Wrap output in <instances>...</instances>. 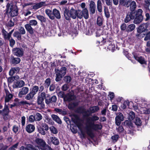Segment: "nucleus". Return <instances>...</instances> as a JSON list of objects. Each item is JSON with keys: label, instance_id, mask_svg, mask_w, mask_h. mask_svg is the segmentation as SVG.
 <instances>
[{"label": "nucleus", "instance_id": "f257e3e1", "mask_svg": "<svg viewBox=\"0 0 150 150\" xmlns=\"http://www.w3.org/2000/svg\"><path fill=\"white\" fill-rule=\"evenodd\" d=\"M99 118L97 116L94 115L91 117L87 118L86 120L85 129L87 134L91 137L94 136L93 130L100 129L102 127L100 124H95L94 121L98 120Z\"/></svg>", "mask_w": 150, "mask_h": 150}, {"label": "nucleus", "instance_id": "f03ea898", "mask_svg": "<svg viewBox=\"0 0 150 150\" xmlns=\"http://www.w3.org/2000/svg\"><path fill=\"white\" fill-rule=\"evenodd\" d=\"M6 13L10 14L13 17L17 16L18 14V10L17 6L11 3H8L6 6Z\"/></svg>", "mask_w": 150, "mask_h": 150}, {"label": "nucleus", "instance_id": "7ed1b4c3", "mask_svg": "<svg viewBox=\"0 0 150 150\" xmlns=\"http://www.w3.org/2000/svg\"><path fill=\"white\" fill-rule=\"evenodd\" d=\"M64 16L67 20H69L70 17L75 19L77 17L78 18V10L71 9L68 13H65Z\"/></svg>", "mask_w": 150, "mask_h": 150}, {"label": "nucleus", "instance_id": "20e7f679", "mask_svg": "<svg viewBox=\"0 0 150 150\" xmlns=\"http://www.w3.org/2000/svg\"><path fill=\"white\" fill-rule=\"evenodd\" d=\"M83 17L86 19L88 18L89 14L87 8L83 9L82 11L78 10V18L81 19Z\"/></svg>", "mask_w": 150, "mask_h": 150}, {"label": "nucleus", "instance_id": "39448f33", "mask_svg": "<svg viewBox=\"0 0 150 150\" xmlns=\"http://www.w3.org/2000/svg\"><path fill=\"white\" fill-rule=\"evenodd\" d=\"M116 116L115 118V123L117 126H119L121 123V121L124 120V117L123 115L120 112L117 113Z\"/></svg>", "mask_w": 150, "mask_h": 150}, {"label": "nucleus", "instance_id": "423d86ee", "mask_svg": "<svg viewBox=\"0 0 150 150\" xmlns=\"http://www.w3.org/2000/svg\"><path fill=\"white\" fill-rule=\"evenodd\" d=\"M99 109L98 106H95L89 108L87 111H85L84 114L86 116H89L91 113H93L98 111Z\"/></svg>", "mask_w": 150, "mask_h": 150}, {"label": "nucleus", "instance_id": "0eeeda50", "mask_svg": "<svg viewBox=\"0 0 150 150\" xmlns=\"http://www.w3.org/2000/svg\"><path fill=\"white\" fill-rule=\"evenodd\" d=\"M13 52L15 55L18 57H22L24 53V52L22 49L18 48L13 49Z\"/></svg>", "mask_w": 150, "mask_h": 150}, {"label": "nucleus", "instance_id": "6e6552de", "mask_svg": "<svg viewBox=\"0 0 150 150\" xmlns=\"http://www.w3.org/2000/svg\"><path fill=\"white\" fill-rule=\"evenodd\" d=\"M76 120L74 121V122L80 131L81 133L82 134H83V129L84 128L83 124L81 121L79 119L78 117H76Z\"/></svg>", "mask_w": 150, "mask_h": 150}, {"label": "nucleus", "instance_id": "1a4fd4ad", "mask_svg": "<svg viewBox=\"0 0 150 150\" xmlns=\"http://www.w3.org/2000/svg\"><path fill=\"white\" fill-rule=\"evenodd\" d=\"M146 103L144 102H142L141 104V108L140 109V110L142 113L145 114H149L150 112L149 109L147 107Z\"/></svg>", "mask_w": 150, "mask_h": 150}, {"label": "nucleus", "instance_id": "9d476101", "mask_svg": "<svg viewBox=\"0 0 150 150\" xmlns=\"http://www.w3.org/2000/svg\"><path fill=\"white\" fill-rule=\"evenodd\" d=\"M135 16V13L134 12H128L125 19V22L126 23L129 22L131 20L134 19Z\"/></svg>", "mask_w": 150, "mask_h": 150}, {"label": "nucleus", "instance_id": "9b49d317", "mask_svg": "<svg viewBox=\"0 0 150 150\" xmlns=\"http://www.w3.org/2000/svg\"><path fill=\"white\" fill-rule=\"evenodd\" d=\"M46 94L45 92H42L40 94L38 97L37 103L38 105H41L43 103L45 99H46Z\"/></svg>", "mask_w": 150, "mask_h": 150}, {"label": "nucleus", "instance_id": "f8f14e48", "mask_svg": "<svg viewBox=\"0 0 150 150\" xmlns=\"http://www.w3.org/2000/svg\"><path fill=\"white\" fill-rule=\"evenodd\" d=\"M5 91L6 93L5 100V103L8 104V102L11 100L13 98V95L9 92L8 89H5Z\"/></svg>", "mask_w": 150, "mask_h": 150}, {"label": "nucleus", "instance_id": "ddd939ff", "mask_svg": "<svg viewBox=\"0 0 150 150\" xmlns=\"http://www.w3.org/2000/svg\"><path fill=\"white\" fill-rule=\"evenodd\" d=\"M36 146L37 147H43L46 145L45 142L42 139L37 138L35 140Z\"/></svg>", "mask_w": 150, "mask_h": 150}, {"label": "nucleus", "instance_id": "4468645a", "mask_svg": "<svg viewBox=\"0 0 150 150\" xmlns=\"http://www.w3.org/2000/svg\"><path fill=\"white\" fill-rule=\"evenodd\" d=\"M8 105L9 103H5L4 109L2 110H0V114L3 116L7 115L8 114L9 112L8 106Z\"/></svg>", "mask_w": 150, "mask_h": 150}, {"label": "nucleus", "instance_id": "2eb2a0df", "mask_svg": "<svg viewBox=\"0 0 150 150\" xmlns=\"http://www.w3.org/2000/svg\"><path fill=\"white\" fill-rule=\"evenodd\" d=\"M147 26L145 24H142L140 25L137 30L138 33H140L143 32H147L148 30L147 29Z\"/></svg>", "mask_w": 150, "mask_h": 150}, {"label": "nucleus", "instance_id": "dca6fc26", "mask_svg": "<svg viewBox=\"0 0 150 150\" xmlns=\"http://www.w3.org/2000/svg\"><path fill=\"white\" fill-rule=\"evenodd\" d=\"M29 91V88L26 87L22 88L18 93V96L20 97H21L23 95H25L27 94Z\"/></svg>", "mask_w": 150, "mask_h": 150}, {"label": "nucleus", "instance_id": "f3484780", "mask_svg": "<svg viewBox=\"0 0 150 150\" xmlns=\"http://www.w3.org/2000/svg\"><path fill=\"white\" fill-rule=\"evenodd\" d=\"M96 7L95 3L92 1H91L89 3V9L91 13L93 14L95 13Z\"/></svg>", "mask_w": 150, "mask_h": 150}, {"label": "nucleus", "instance_id": "a211bd4d", "mask_svg": "<svg viewBox=\"0 0 150 150\" xmlns=\"http://www.w3.org/2000/svg\"><path fill=\"white\" fill-rule=\"evenodd\" d=\"M25 129L27 132L30 133L33 132L35 130V127L33 125L29 124L26 126Z\"/></svg>", "mask_w": 150, "mask_h": 150}, {"label": "nucleus", "instance_id": "6ab92c4d", "mask_svg": "<svg viewBox=\"0 0 150 150\" xmlns=\"http://www.w3.org/2000/svg\"><path fill=\"white\" fill-rule=\"evenodd\" d=\"M25 83L22 80L19 81L15 83L13 85V87L15 88H21L25 85Z\"/></svg>", "mask_w": 150, "mask_h": 150}, {"label": "nucleus", "instance_id": "aec40b11", "mask_svg": "<svg viewBox=\"0 0 150 150\" xmlns=\"http://www.w3.org/2000/svg\"><path fill=\"white\" fill-rule=\"evenodd\" d=\"M45 5V2L42 1L35 4L33 6V8L34 9L36 10Z\"/></svg>", "mask_w": 150, "mask_h": 150}, {"label": "nucleus", "instance_id": "412c9836", "mask_svg": "<svg viewBox=\"0 0 150 150\" xmlns=\"http://www.w3.org/2000/svg\"><path fill=\"white\" fill-rule=\"evenodd\" d=\"M55 71L56 76L55 81L57 82L61 80L63 76L60 74L59 69H55Z\"/></svg>", "mask_w": 150, "mask_h": 150}, {"label": "nucleus", "instance_id": "4be33fe9", "mask_svg": "<svg viewBox=\"0 0 150 150\" xmlns=\"http://www.w3.org/2000/svg\"><path fill=\"white\" fill-rule=\"evenodd\" d=\"M57 98L56 96L54 95H53L49 99H45V103L48 104L50 103H55L57 101Z\"/></svg>", "mask_w": 150, "mask_h": 150}, {"label": "nucleus", "instance_id": "5701e85b", "mask_svg": "<svg viewBox=\"0 0 150 150\" xmlns=\"http://www.w3.org/2000/svg\"><path fill=\"white\" fill-rule=\"evenodd\" d=\"M25 27L27 31L30 34H32L33 33L34 29L30 25H29V24H27L25 25Z\"/></svg>", "mask_w": 150, "mask_h": 150}, {"label": "nucleus", "instance_id": "b1692460", "mask_svg": "<svg viewBox=\"0 0 150 150\" xmlns=\"http://www.w3.org/2000/svg\"><path fill=\"white\" fill-rule=\"evenodd\" d=\"M75 96L71 94L68 93L64 97V99L65 100L70 101L74 99Z\"/></svg>", "mask_w": 150, "mask_h": 150}, {"label": "nucleus", "instance_id": "393cba45", "mask_svg": "<svg viewBox=\"0 0 150 150\" xmlns=\"http://www.w3.org/2000/svg\"><path fill=\"white\" fill-rule=\"evenodd\" d=\"M142 16H136L134 21V23L135 24H138L141 23L143 20Z\"/></svg>", "mask_w": 150, "mask_h": 150}, {"label": "nucleus", "instance_id": "a878e982", "mask_svg": "<svg viewBox=\"0 0 150 150\" xmlns=\"http://www.w3.org/2000/svg\"><path fill=\"white\" fill-rule=\"evenodd\" d=\"M134 58L137 61L141 64H146V62L144 60V58L142 57H138L137 56H134Z\"/></svg>", "mask_w": 150, "mask_h": 150}, {"label": "nucleus", "instance_id": "bb28decb", "mask_svg": "<svg viewBox=\"0 0 150 150\" xmlns=\"http://www.w3.org/2000/svg\"><path fill=\"white\" fill-rule=\"evenodd\" d=\"M135 25L134 24H131L128 25L127 28V31L128 32H131L135 29Z\"/></svg>", "mask_w": 150, "mask_h": 150}, {"label": "nucleus", "instance_id": "cd10ccee", "mask_svg": "<svg viewBox=\"0 0 150 150\" xmlns=\"http://www.w3.org/2000/svg\"><path fill=\"white\" fill-rule=\"evenodd\" d=\"M53 15L57 18L60 19L61 18V16L59 11L56 9H54L53 10Z\"/></svg>", "mask_w": 150, "mask_h": 150}, {"label": "nucleus", "instance_id": "c85d7f7f", "mask_svg": "<svg viewBox=\"0 0 150 150\" xmlns=\"http://www.w3.org/2000/svg\"><path fill=\"white\" fill-rule=\"evenodd\" d=\"M102 4L100 0H98L97 2V8L99 12L101 13L102 11Z\"/></svg>", "mask_w": 150, "mask_h": 150}, {"label": "nucleus", "instance_id": "c756f323", "mask_svg": "<svg viewBox=\"0 0 150 150\" xmlns=\"http://www.w3.org/2000/svg\"><path fill=\"white\" fill-rule=\"evenodd\" d=\"M51 117L52 119L56 122L59 124H61L62 121L57 116L55 115H52Z\"/></svg>", "mask_w": 150, "mask_h": 150}, {"label": "nucleus", "instance_id": "7c9ffc66", "mask_svg": "<svg viewBox=\"0 0 150 150\" xmlns=\"http://www.w3.org/2000/svg\"><path fill=\"white\" fill-rule=\"evenodd\" d=\"M46 14L49 16L50 19L53 20L54 18V16L52 14V12L51 11L48 9L45 10Z\"/></svg>", "mask_w": 150, "mask_h": 150}, {"label": "nucleus", "instance_id": "2f4dec72", "mask_svg": "<svg viewBox=\"0 0 150 150\" xmlns=\"http://www.w3.org/2000/svg\"><path fill=\"white\" fill-rule=\"evenodd\" d=\"M129 6H130V9L131 11H134L137 6L136 2L134 1H132L129 4Z\"/></svg>", "mask_w": 150, "mask_h": 150}, {"label": "nucleus", "instance_id": "473e14b6", "mask_svg": "<svg viewBox=\"0 0 150 150\" xmlns=\"http://www.w3.org/2000/svg\"><path fill=\"white\" fill-rule=\"evenodd\" d=\"M39 87L37 86H33L31 91H30L34 95L36 94L39 90Z\"/></svg>", "mask_w": 150, "mask_h": 150}, {"label": "nucleus", "instance_id": "72a5a7b5", "mask_svg": "<svg viewBox=\"0 0 150 150\" xmlns=\"http://www.w3.org/2000/svg\"><path fill=\"white\" fill-rule=\"evenodd\" d=\"M36 17L42 23L45 22L46 21V18L43 16L40 15H37Z\"/></svg>", "mask_w": 150, "mask_h": 150}, {"label": "nucleus", "instance_id": "f704fd0d", "mask_svg": "<svg viewBox=\"0 0 150 150\" xmlns=\"http://www.w3.org/2000/svg\"><path fill=\"white\" fill-rule=\"evenodd\" d=\"M34 116L36 121H40L42 119V115L40 113H36Z\"/></svg>", "mask_w": 150, "mask_h": 150}, {"label": "nucleus", "instance_id": "c9c22d12", "mask_svg": "<svg viewBox=\"0 0 150 150\" xmlns=\"http://www.w3.org/2000/svg\"><path fill=\"white\" fill-rule=\"evenodd\" d=\"M50 139L53 144L55 145H58L59 143L58 139L55 137H51Z\"/></svg>", "mask_w": 150, "mask_h": 150}, {"label": "nucleus", "instance_id": "e433bc0d", "mask_svg": "<svg viewBox=\"0 0 150 150\" xmlns=\"http://www.w3.org/2000/svg\"><path fill=\"white\" fill-rule=\"evenodd\" d=\"M67 68L65 67H63L61 68L60 70L59 69V71L60 74L63 76H64L66 73Z\"/></svg>", "mask_w": 150, "mask_h": 150}, {"label": "nucleus", "instance_id": "4c0bfd02", "mask_svg": "<svg viewBox=\"0 0 150 150\" xmlns=\"http://www.w3.org/2000/svg\"><path fill=\"white\" fill-rule=\"evenodd\" d=\"M21 61L20 59L18 57H13L12 59V62L13 64H16L19 63Z\"/></svg>", "mask_w": 150, "mask_h": 150}, {"label": "nucleus", "instance_id": "58836bf2", "mask_svg": "<svg viewBox=\"0 0 150 150\" xmlns=\"http://www.w3.org/2000/svg\"><path fill=\"white\" fill-rule=\"evenodd\" d=\"M38 24V22L36 20H32L29 21V25H30V26H36Z\"/></svg>", "mask_w": 150, "mask_h": 150}, {"label": "nucleus", "instance_id": "ea45409f", "mask_svg": "<svg viewBox=\"0 0 150 150\" xmlns=\"http://www.w3.org/2000/svg\"><path fill=\"white\" fill-rule=\"evenodd\" d=\"M34 95L30 92L25 97V98L27 100H30L32 99L34 97Z\"/></svg>", "mask_w": 150, "mask_h": 150}, {"label": "nucleus", "instance_id": "a19ab883", "mask_svg": "<svg viewBox=\"0 0 150 150\" xmlns=\"http://www.w3.org/2000/svg\"><path fill=\"white\" fill-rule=\"evenodd\" d=\"M134 122L137 126H140L142 123L140 119L138 117L136 118Z\"/></svg>", "mask_w": 150, "mask_h": 150}, {"label": "nucleus", "instance_id": "79ce46f5", "mask_svg": "<svg viewBox=\"0 0 150 150\" xmlns=\"http://www.w3.org/2000/svg\"><path fill=\"white\" fill-rule=\"evenodd\" d=\"M50 129L51 132L54 134H57L58 132L57 129L54 126H51Z\"/></svg>", "mask_w": 150, "mask_h": 150}, {"label": "nucleus", "instance_id": "37998d69", "mask_svg": "<svg viewBox=\"0 0 150 150\" xmlns=\"http://www.w3.org/2000/svg\"><path fill=\"white\" fill-rule=\"evenodd\" d=\"M129 120H133L135 117V115L133 112H130L129 115Z\"/></svg>", "mask_w": 150, "mask_h": 150}, {"label": "nucleus", "instance_id": "c03bdc74", "mask_svg": "<svg viewBox=\"0 0 150 150\" xmlns=\"http://www.w3.org/2000/svg\"><path fill=\"white\" fill-rule=\"evenodd\" d=\"M120 4L122 5L126 6L127 7L129 6V5L128 4L127 2L125 1V0H119Z\"/></svg>", "mask_w": 150, "mask_h": 150}, {"label": "nucleus", "instance_id": "a18cd8bd", "mask_svg": "<svg viewBox=\"0 0 150 150\" xmlns=\"http://www.w3.org/2000/svg\"><path fill=\"white\" fill-rule=\"evenodd\" d=\"M97 24L99 26H101L102 24V19L101 17H98L97 20Z\"/></svg>", "mask_w": 150, "mask_h": 150}, {"label": "nucleus", "instance_id": "49530a36", "mask_svg": "<svg viewBox=\"0 0 150 150\" xmlns=\"http://www.w3.org/2000/svg\"><path fill=\"white\" fill-rule=\"evenodd\" d=\"M19 33L23 35L25 33V31L23 27H20L19 28Z\"/></svg>", "mask_w": 150, "mask_h": 150}, {"label": "nucleus", "instance_id": "de8ad7c7", "mask_svg": "<svg viewBox=\"0 0 150 150\" xmlns=\"http://www.w3.org/2000/svg\"><path fill=\"white\" fill-rule=\"evenodd\" d=\"M50 79H46L45 83V87L48 88L50 84Z\"/></svg>", "mask_w": 150, "mask_h": 150}, {"label": "nucleus", "instance_id": "09e8293b", "mask_svg": "<svg viewBox=\"0 0 150 150\" xmlns=\"http://www.w3.org/2000/svg\"><path fill=\"white\" fill-rule=\"evenodd\" d=\"M129 103V102L128 101H124L123 103L121 105V108L123 109L126 108L127 106L128 105Z\"/></svg>", "mask_w": 150, "mask_h": 150}, {"label": "nucleus", "instance_id": "8fccbe9b", "mask_svg": "<svg viewBox=\"0 0 150 150\" xmlns=\"http://www.w3.org/2000/svg\"><path fill=\"white\" fill-rule=\"evenodd\" d=\"M28 120L30 122H33L35 120V116L33 115H30L28 118Z\"/></svg>", "mask_w": 150, "mask_h": 150}, {"label": "nucleus", "instance_id": "3c124183", "mask_svg": "<svg viewBox=\"0 0 150 150\" xmlns=\"http://www.w3.org/2000/svg\"><path fill=\"white\" fill-rule=\"evenodd\" d=\"M71 78L69 76H67L64 77V81L68 83L71 81Z\"/></svg>", "mask_w": 150, "mask_h": 150}, {"label": "nucleus", "instance_id": "603ef678", "mask_svg": "<svg viewBox=\"0 0 150 150\" xmlns=\"http://www.w3.org/2000/svg\"><path fill=\"white\" fill-rule=\"evenodd\" d=\"M104 12L105 15L106 17L109 18L110 16V14L108 9L106 8H104Z\"/></svg>", "mask_w": 150, "mask_h": 150}, {"label": "nucleus", "instance_id": "864d4df0", "mask_svg": "<svg viewBox=\"0 0 150 150\" xmlns=\"http://www.w3.org/2000/svg\"><path fill=\"white\" fill-rule=\"evenodd\" d=\"M38 131L42 135H45L46 134L45 132L42 127H40V128L38 129Z\"/></svg>", "mask_w": 150, "mask_h": 150}, {"label": "nucleus", "instance_id": "5fc2aeb1", "mask_svg": "<svg viewBox=\"0 0 150 150\" xmlns=\"http://www.w3.org/2000/svg\"><path fill=\"white\" fill-rule=\"evenodd\" d=\"M119 138V136L117 135H115L112 136L111 137V139L114 142H116L118 140Z\"/></svg>", "mask_w": 150, "mask_h": 150}, {"label": "nucleus", "instance_id": "6e6d98bb", "mask_svg": "<svg viewBox=\"0 0 150 150\" xmlns=\"http://www.w3.org/2000/svg\"><path fill=\"white\" fill-rule=\"evenodd\" d=\"M58 96L59 97L61 98H64L65 96H64V93L62 91H60L57 94Z\"/></svg>", "mask_w": 150, "mask_h": 150}, {"label": "nucleus", "instance_id": "4d7b16f0", "mask_svg": "<svg viewBox=\"0 0 150 150\" xmlns=\"http://www.w3.org/2000/svg\"><path fill=\"white\" fill-rule=\"evenodd\" d=\"M13 35L14 36L17 37L18 40H21V35L18 32H15L13 34Z\"/></svg>", "mask_w": 150, "mask_h": 150}, {"label": "nucleus", "instance_id": "13d9d810", "mask_svg": "<svg viewBox=\"0 0 150 150\" xmlns=\"http://www.w3.org/2000/svg\"><path fill=\"white\" fill-rule=\"evenodd\" d=\"M142 10L140 9H139L137 13L135 14L136 16H142Z\"/></svg>", "mask_w": 150, "mask_h": 150}, {"label": "nucleus", "instance_id": "bf43d9fd", "mask_svg": "<svg viewBox=\"0 0 150 150\" xmlns=\"http://www.w3.org/2000/svg\"><path fill=\"white\" fill-rule=\"evenodd\" d=\"M115 48V45L112 44H111V45H109L108 47V48L110 50H111L112 51L114 50Z\"/></svg>", "mask_w": 150, "mask_h": 150}, {"label": "nucleus", "instance_id": "052dcab7", "mask_svg": "<svg viewBox=\"0 0 150 150\" xmlns=\"http://www.w3.org/2000/svg\"><path fill=\"white\" fill-rule=\"evenodd\" d=\"M150 39V31L146 35V37L144 38L145 41H147Z\"/></svg>", "mask_w": 150, "mask_h": 150}, {"label": "nucleus", "instance_id": "680f3d73", "mask_svg": "<svg viewBox=\"0 0 150 150\" xmlns=\"http://www.w3.org/2000/svg\"><path fill=\"white\" fill-rule=\"evenodd\" d=\"M25 116H22L21 117V124L22 126H24L25 124Z\"/></svg>", "mask_w": 150, "mask_h": 150}, {"label": "nucleus", "instance_id": "e2e57ef3", "mask_svg": "<svg viewBox=\"0 0 150 150\" xmlns=\"http://www.w3.org/2000/svg\"><path fill=\"white\" fill-rule=\"evenodd\" d=\"M9 40L10 46L13 47L15 44V41L12 38L10 39Z\"/></svg>", "mask_w": 150, "mask_h": 150}, {"label": "nucleus", "instance_id": "0e129e2a", "mask_svg": "<svg viewBox=\"0 0 150 150\" xmlns=\"http://www.w3.org/2000/svg\"><path fill=\"white\" fill-rule=\"evenodd\" d=\"M42 127L44 130L45 131H47L49 129V127L48 125L46 124H43Z\"/></svg>", "mask_w": 150, "mask_h": 150}, {"label": "nucleus", "instance_id": "69168bd1", "mask_svg": "<svg viewBox=\"0 0 150 150\" xmlns=\"http://www.w3.org/2000/svg\"><path fill=\"white\" fill-rule=\"evenodd\" d=\"M69 87L67 84H65L63 85L62 87V89L64 91H66L68 88Z\"/></svg>", "mask_w": 150, "mask_h": 150}, {"label": "nucleus", "instance_id": "338daca9", "mask_svg": "<svg viewBox=\"0 0 150 150\" xmlns=\"http://www.w3.org/2000/svg\"><path fill=\"white\" fill-rule=\"evenodd\" d=\"M18 130V126L16 125H14L13 127V130L14 132L16 133Z\"/></svg>", "mask_w": 150, "mask_h": 150}, {"label": "nucleus", "instance_id": "774afa93", "mask_svg": "<svg viewBox=\"0 0 150 150\" xmlns=\"http://www.w3.org/2000/svg\"><path fill=\"white\" fill-rule=\"evenodd\" d=\"M117 106L116 105H112V110L114 111H117Z\"/></svg>", "mask_w": 150, "mask_h": 150}]
</instances>
